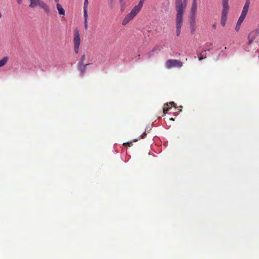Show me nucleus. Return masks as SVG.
Masks as SVG:
<instances>
[{
  "instance_id": "obj_1",
  "label": "nucleus",
  "mask_w": 259,
  "mask_h": 259,
  "mask_svg": "<svg viewBox=\"0 0 259 259\" xmlns=\"http://www.w3.org/2000/svg\"><path fill=\"white\" fill-rule=\"evenodd\" d=\"M187 5V0H176V35L178 37L181 33L183 23V15Z\"/></svg>"
},
{
  "instance_id": "obj_2",
  "label": "nucleus",
  "mask_w": 259,
  "mask_h": 259,
  "mask_svg": "<svg viewBox=\"0 0 259 259\" xmlns=\"http://www.w3.org/2000/svg\"><path fill=\"white\" fill-rule=\"evenodd\" d=\"M145 0H140L138 4L135 6L131 12L126 15L122 22V24L126 25L131 20L133 19L141 11Z\"/></svg>"
},
{
  "instance_id": "obj_3",
  "label": "nucleus",
  "mask_w": 259,
  "mask_h": 259,
  "mask_svg": "<svg viewBox=\"0 0 259 259\" xmlns=\"http://www.w3.org/2000/svg\"><path fill=\"white\" fill-rule=\"evenodd\" d=\"M30 5L29 7L33 8L37 6L39 7L42 9L46 14L49 15L50 14V9L49 6L41 0H29Z\"/></svg>"
},
{
  "instance_id": "obj_4",
  "label": "nucleus",
  "mask_w": 259,
  "mask_h": 259,
  "mask_svg": "<svg viewBox=\"0 0 259 259\" xmlns=\"http://www.w3.org/2000/svg\"><path fill=\"white\" fill-rule=\"evenodd\" d=\"M183 63L180 60L176 59L167 60L165 63V67L169 69L173 67L181 68L183 66Z\"/></svg>"
},
{
  "instance_id": "obj_5",
  "label": "nucleus",
  "mask_w": 259,
  "mask_h": 259,
  "mask_svg": "<svg viewBox=\"0 0 259 259\" xmlns=\"http://www.w3.org/2000/svg\"><path fill=\"white\" fill-rule=\"evenodd\" d=\"M73 42L74 45V52L76 54H78L80 44V38L79 32L77 28H76L74 31Z\"/></svg>"
},
{
  "instance_id": "obj_6",
  "label": "nucleus",
  "mask_w": 259,
  "mask_h": 259,
  "mask_svg": "<svg viewBox=\"0 0 259 259\" xmlns=\"http://www.w3.org/2000/svg\"><path fill=\"white\" fill-rule=\"evenodd\" d=\"M250 5V0H246V2L245 3V5L243 8V10L242 11L241 15L240 16L238 21L237 23L241 24L243 21H244V19L245 18L248 9Z\"/></svg>"
},
{
  "instance_id": "obj_7",
  "label": "nucleus",
  "mask_w": 259,
  "mask_h": 259,
  "mask_svg": "<svg viewBox=\"0 0 259 259\" xmlns=\"http://www.w3.org/2000/svg\"><path fill=\"white\" fill-rule=\"evenodd\" d=\"M259 34V30L258 29H256L251 31L248 35L247 39H248V45H250L252 44L254 39L257 37V36Z\"/></svg>"
},
{
  "instance_id": "obj_8",
  "label": "nucleus",
  "mask_w": 259,
  "mask_h": 259,
  "mask_svg": "<svg viewBox=\"0 0 259 259\" xmlns=\"http://www.w3.org/2000/svg\"><path fill=\"white\" fill-rule=\"evenodd\" d=\"M229 10H222L221 24L223 26H225L227 19V14Z\"/></svg>"
},
{
  "instance_id": "obj_9",
  "label": "nucleus",
  "mask_w": 259,
  "mask_h": 259,
  "mask_svg": "<svg viewBox=\"0 0 259 259\" xmlns=\"http://www.w3.org/2000/svg\"><path fill=\"white\" fill-rule=\"evenodd\" d=\"M57 9L58 11L59 14L60 15H65V12L62 6L58 3L56 5Z\"/></svg>"
},
{
  "instance_id": "obj_10",
  "label": "nucleus",
  "mask_w": 259,
  "mask_h": 259,
  "mask_svg": "<svg viewBox=\"0 0 259 259\" xmlns=\"http://www.w3.org/2000/svg\"><path fill=\"white\" fill-rule=\"evenodd\" d=\"M9 60V57L7 56L3 57L0 60V68L4 66L8 62Z\"/></svg>"
},
{
  "instance_id": "obj_11",
  "label": "nucleus",
  "mask_w": 259,
  "mask_h": 259,
  "mask_svg": "<svg viewBox=\"0 0 259 259\" xmlns=\"http://www.w3.org/2000/svg\"><path fill=\"white\" fill-rule=\"evenodd\" d=\"M88 65H89V64L83 65H78V70L80 71L82 75H84L85 71V67Z\"/></svg>"
},
{
  "instance_id": "obj_12",
  "label": "nucleus",
  "mask_w": 259,
  "mask_h": 259,
  "mask_svg": "<svg viewBox=\"0 0 259 259\" xmlns=\"http://www.w3.org/2000/svg\"><path fill=\"white\" fill-rule=\"evenodd\" d=\"M222 10H229V0H222Z\"/></svg>"
},
{
  "instance_id": "obj_13",
  "label": "nucleus",
  "mask_w": 259,
  "mask_h": 259,
  "mask_svg": "<svg viewBox=\"0 0 259 259\" xmlns=\"http://www.w3.org/2000/svg\"><path fill=\"white\" fill-rule=\"evenodd\" d=\"M197 8V6L196 1V0H194L193 1V5H192V9H191V11H192V13L193 14V16H195V14L196 13Z\"/></svg>"
},
{
  "instance_id": "obj_14",
  "label": "nucleus",
  "mask_w": 259,
  "mask_h": 259,
  "mask_svg": "<svg viewBox=\"0 0 259 259\" xmlns=\"http://www.w3.org/2000/svg\"><path fill=\"white\" fill-rule=\"evenodd\" d=\"M190 27H196V21L195 16H193L190 18Z\"/></svg>"
},
{
  "instance_id": "obj_15",
  "label": "nucleus",
  "mask_w": 259,
  "mask_h": 259,
  "mask_svg": "<svg viewBox=\"0 0 259 259\" xmlns=\"http://www.w3.org/2000/svg\"><path fill=\"white\" fill-rule=\"evenodd\" d=\"M85 59V55H83L80 60V61L78 63V65H84V61Z\"/></svg>"
},
{
  "instance_id": "obj_16",
  "label": "nucleus",
  "mask_w": 259,
  "mask_h": 259,
  "mask_svg": "<svg viewBox=\"0 0 259 259\" xmlns=\"http://www.w3.org/2000/svg\"><path fill=\"white\" fill-rule=\"evenodd\" d=\"M83 17L84 20H88V10L83 9Z\"/></svg>"
},
{
  "instance_id": "obj_17",
  "label": "nucleus",
  "mask_w": 259,
  "mask_h": 259,
  "mask_svg": "<svg viewBox=\"0 0 259 259\" xmlns=\"http://www.w3.org/2000/svg\"><path fill=\"white\" fill-rule=\"evenodd\" d=\"M175 105H176V104L174 102H169V103H166V104H165L164 105V106H170L171 107V106H174L175 108H176Z\"/></svg>"
},
{
  "instance_id": "obj_18",
  "label": "nucleus",
  "mask_w": 259,
  "mask_h": 259,
  "mask_svg": "<svg viewBox=\"0 0 259 259\" xmlns=\"http://www.w3.org/2000/svg\"><path fill=\"white\" fill-rule=\"evenodd\" d=\"M205 51L201 52V53L200 54V56L199 57V61H201L203 59H205L206 58V57L204 56V53H205Z\"/></svg>"
},
{
  "instance_id": "obj_19",
  "label": "nucleus",
  "mask_w": 259,
  "mask_h": 259,
  "mask_svg": "<svg viewBox=\"0 0 259 259\" xmlns=\"http://www.w3.org/2000/svg\"><path fill=\"white\" fill-rule=\"evenodd\" d=\"M88 5H89L88 0H84L83 9H87L88 10Z\"/></svg>"
},
{
  "instance_id": "obj_20",
  "label": "nucleus",
  "mask_w": 259,
  "mask_h": 259,
  "mask_svg": "<svg viewBox=\"0 0 259 259\" xmlns=\"http://www.w3.org/2000/svg\"><path fill=\"white\" fill-rule=\"evenodd\" d=\"M169 109H170L169 108H168V107L166 108L165 106H164V107L163 108V114L165 115V114H166V113L169 110Z\"/></svg>"
},
{
  "instance_id": "obj_21",
  "label": "nucleus",
  "mask_w": 259,
  "mask_h": 259,
  "mask_svg": "<svg viewBox=\"0 0 259 259\" xmlns=\"http://www.w3.org/2000/svg\"><path fill=\"white\" fill-rule=\"evenodd\" d=\"M240 25H241L240 24H239V23H237V24H236L235 28V30L236 31H239V30L240 29Z\"/></svg>"
},
{
  "instance_id": "obj_22",
  "label": "nucleus",
  "mask_w": 259,
  "mask_h": 259,
  "mask_svg": "<svg viewBox=\"0 0 259 259\" xmlns=\"http://www.w3.org/2000/svg\"><path fill=\"white\" fill-rule=\"evenodd\" d=\"M190 30H191V33L194 34L195 30H196V27H190Z\"/></svg>"
},
{
  "instance_id": "obj_23",
  "label": "nucleus",
  "mask_w": 259,
  "mask_h": 259,
  "mask_svg": "<svg viewBox=\"0 0 259 259\" xmlns=\"http://www.w3.org/2000/svg\"><path fill=\"white\" fill-rule=\"evenodd\" d=\"M84 28L85 30L88 29V20H84Z\"/></svg>"
},
{
  "instance_id": "obj_24",
  "label": "nucleus",
  "mask_w": 259,
  "mask_h": 259,
  "mask_svg": "<svg viewBox=\"0 0 259 259\" xmlns=\"http://www.w3.org/2000/svg\"><path fill=\"white\" fill-rule=\"evenodd\" d=\"M124 145H128L129 147H131L133 145V142H127V143H125L123 144Z\"/></svg>"
},
{
  "instance_id": "obj_25",
  "label": "nucleus",
  "mask_w": 259,
  "mask_h": 259,
  "mask_svg": "<svg viewBox=\"0 0 259 259\" xmlns=\"http://www.w3.org/2000/svg\"><path fill=\"white\" fill-rule=\"evenodd\" d=\"M147 134L145 132L143 134L141 135V137L142 139H144L146 137Z\"/></svg>"
},
{
  "instance_id": "obj_26",
  "label": "nucleus",
  "mask_w": 259,
  "mask_h": 259,
  "mask_svg": "<svg viewBox=\"0 0 259 259\" xmlns=\"http://www.w3.org/2000/svg\"><path fill=\"white\" fill-rule=\"evenodd\" d=\"M17 1L19 4H21L22 3V0H17Z\"/></svg>"
},
{
  "instance_id": "obj_27",
  "label": "nucleus",
  "mask_w": 259,
  "mask_h": 259,
  "mask_svg": "<svg viewBox=\"0 0 259 259\" xmlns=\"http://www.w3.org/2000/svg\"><path fill=\"white\" fill-rule=\"evenodd\" d=\"M216 26H217L216 24L215 23V24H212V28L213 29H215L216 28Z\"/></svg>"
},
{
  "instance_id": "obj_28",
  "label": "nucleus",
  "mask_w": 259,
  "mask_h": 259,
  "mask_svg": "<svg viewBox=\"0 0 259 259\" xmlns=\"http://www.w3.org/2000/svg\"><path fill=\"white\" fill-rule=\"evenodd\" d=\"M153 52V51H152L151 52H150L149 54V57H150L152 55V53Z\"/></svg>"
},
{
  "instance_id": "obj_29",
  "label": "nucleus",
  "mask_w": 259,
  "mask_h": 259,
  "mask_svg": "<svg viewBox=\"0 0 259 259\" xmlns=\"http://www.w3.org/2000/svg\"><path fill=\"white\" fill-rule=\"evenodd\" d=\"M59 0H54V1H55L56 3H58V2H59Z\"/></svg>"
},
{
  "instance_id": "obj_30",
  "label": "nucleus",
  "mask_w": 259,
  "mask_h": 259,
  "mask_svg": "<svg viewBox=\"0 0 259 259\" xmlns=\"http://www.w3.org/2000/svg\"><path fill=\"white\" fill-rule=\"evenodd\" d=\"M170 120H174V119L173 118H170Z\"/></svg>"
},
{
  "instance_id": "obj_31",
  "label": "nucleus",
  "mask_w": 259,
  "mask_h": 259,
  "mask_svg": "<svg viewBox=\"0 0 259 259\" xmlns=\"http://www.w3.org/2000/svg\"><path fill=\"white\" fill-rule=\"evenodd\" d=\"M121 2H123V0H120Z\"/></svg>"
},
{
  "instance_id": "obj_32",
  "label": "nucleus",
  "mask_w": 259,
  "mask_h": 259,
  "mask_svg": "<svg viewBox=\"0 0 259 259\" xmlns=\"http://www.w3.org/2000/svg\"><path fill=\"white\" fill-rule=\"evenodd\" d=\"M258 30H259V29H258Z\"/></svg>"
}]
</instances>
